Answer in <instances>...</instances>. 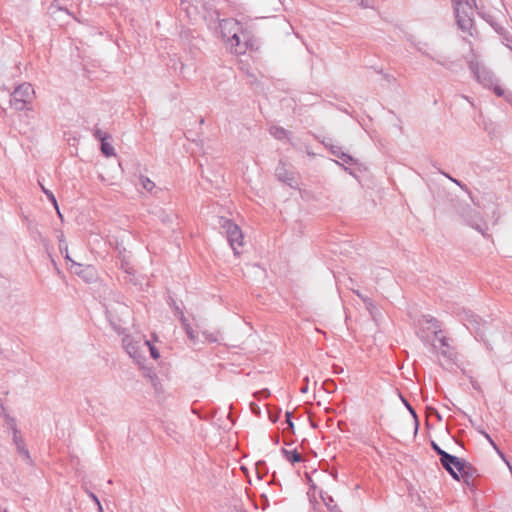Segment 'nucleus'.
<instances>
[{"mask_svg":"<svg viewBox=\"0 0 512 512\" xmlns=\"http://www.w3.org/2000/svg\"><path fill=\"white\" fill-rule=\"evenodd\" d=\"M461 321L477 340H481L488 349H491L488 337L492 336L494 330L491 323L483 320L470 310H464L462 312Z\"/></svg>","mask_w":512,"mask_h":512,"instance_id":"f257e3e1","label":"nucleus"},{"mask_svg":"<svg viewBox=\"0 0 512 512\" xmlns=\"http://www.w3.org/2000/svg\"><path fill=\"white\" fill-rule=\"evenodd\" d=\"M34 89L30 83L24 82L18 85L14 91L10 94V106L15 111H24L29 110L33 99H34Z\"/></svg>","mask_w":512,"mask_h":512,"instance_id":"f03ea898","label":"nucleus"},{"mask_svg":"<svg viewBox=\"0 0 512 512\" xmlns=\"http://www.w3.org/2000/svg\"><path fill=\"white\" fill-rule=\"evenodd\" d=\"M473 8L468 1H458L455 6V17L459 27L464 32L472 34L473 28Z\"/></svg>","mask_w":512,"mask_h":512,"instance_id":"7ed1b4c3","label":"nucleus"},{"mask_svg":"<svg viewBox=\"0 0 512 512\" xmlns=\"http://www.w3.org/2000/svg\"><path fill=\"white\" fill-rule=\"evenodd\" d=\"M457 212L467 225L484 235L487 225L478 211L472 209L468 204H464L459 207Z\"/></svg>","mask_w":512,"mask_h":512,"instance_id":"20e7f679","label":"nucleus"},{"mask_svg":"<svg viewBox=\"0 0 512 512\" xmlns=\"http://www.w3.org/2000/svg\"><path fill=\"white\" fill-rule=\"evenodd\" d=\"M179 36L183 49L188 51L193 58L199 57L204 40L189 29L182 30Z\"/></svg>","mask_w":512,"mask_h":512,"instance_id":"39448f33","label":"nucleus"},{"mask_svg":"<svg viewBox=\"0 0 512 512\" xmlns=\"http://www.w3.org/2000/svg\"><path fill=\"white\" fill-rule=\"evenodd\" d=\"M469 69L473 73L474 78L485 88H490L496 82V77L492 71L479 63L477 60H470L468 62Z\"/></svg>","mask_w":512,"mask_h":512,"instance_id":"423d86ee","label":"nucleus"},{"mask_svg":"<svg viewBox=\"0 0 512 512\" xmlns=\"http://www.w3.org/2000/svg\"><path fill=\"white\" fill-rule=\"evenodd\" d=\"M219 223L226 232L230 246L234 252L237 253V247H240L243 244V234L241 229L232 220L223 217L220 218Z\"/></svg>","mask_w":512,"mask_h":512,"instance_id":"0eeeda50","label":"nucleus"},{"mask_svg":"<svg viewBox=\"0 0 512 512\" xmlns=\"http://www.w3.org/2000/svg\"><path fill=\"white\" fill-rule=\"evenodd\" d=\"M241 30V26H230L229 30V42L231 45V48L233 49L235 54H245L248 47H252V45L249 42L247 33L241 31V34H239V31Z\"/></svg>","mask_w":512,"mask_h":512,"instance_id":"6e6552de","label":"nucleus"},{"mask_svg":"<svg viewBox=\"0 0 512 512\" xmlns=\"http://www.w3.org/2000/svg\"><path fill=\"white\" fill-rule=\"evenodd\" d=\"M459 480L462 479L465 486L474 491L478 485L480 473L476 467L464 459L463 465L458 470Z\"/></svg>","mask_w":512,"mask_h":512,"instance_id":"1a4fd4ad","label":"nucleus"},{"mask_svg":"<svg viewBox=\"0 0 512 512\" xmlns=\"http://www.w3.org/2000/svg\"><path fill=\"white\" fill-rule=\"evenodd\" d=\"M464 459L459 458L450 453L446 454L440 459L442 467L449 473V475L456 481H459L458 470L463 465Z\"/></svg>","mask_w":512,"mask_h":512,"instance_id":"9d476101","label":"nucleus"},{"mask_svg":"<svg viewBox=\"0 0 512 512\" xmlns=\"http://www.w3.org/2000/svg\"><path fill=\"white\" fill-rule=\"evenodd\" d=\"M58 241H59V250H60L61 254L64 256L66 261L71 263V268H75V270H74L75 274L81 275L82 272L91 270V267H89V266L86 267L85 269H83V266L81 264L75 262L74 260H72L70 258L69 253H68V245L65 241V237H64L63 233H60V235L58 236Z\"/></svg>","mask_w":512,"mask_h":512,"instance_id":"9b49d317","label":"nucleus"},{"mask_svg":"<svg viewBox=\"0 0 512 512\" xmlns=\"http://www.w3.org/2000/svg\"><path fill=\"white\" fill-rule=\"evenodd\" d=\"M204 7L206 10L205 19H209L213 23H219L223 30H226L228 26H239V22L234 19H220V12L217 9H212L207 5Z\"/></svg>","mask_w":512,"mask_h":512,"instance_id":"f8f14e48","label":"nucleus"},{"mask_svg":"<svg viewBox=\"0 0 512 512\" xmlns=\"http://www.w3.org/2000/svg\"><path fill=\"white\" fill-rule=\"evenodd\" d=\"M275 175L279 181L289 185L292 188L297 185L294 173L286 168V164L282 160L279 161L276 167Z\"/></svg>","mask_w":512,"mask_h":512,"instance_id":"ddd939ff","label":"nucleus"},{"mask_svg":"<svg viewBox=\"0 0 512 512\" xmlns=\"http://www.w3.org/2000/svg\"><path fill=\"white\" fill-rule=\"evenodd\" d=\"M408 40L411 42V44L419 52H421L423 55H425L426 57L430 58L431 60L435 61L437 64L443 66L444 68L449 69V70H453V68L456 66V62L455 61H447V60H444V59L435 58L434 56H432L431 54L426 52L424 50V46H426V43L414 42L411 38H408Z\"/></svg>","mask_w":512,"mask_h":512,"instance_id":"4468645a","label":"nucleus"},{"mask_svg":"<svg viewBox=\"0 0 512 512\" xmlns=\"http://www.w3.org/2000/svg\"><path fill=\"white\" fill-rule=\"evenodd\" d=\"M13 442L16 446L18 454L23 457L27 463L32 464V459L28 449L25 446L24 440L17 427H13Z\"/></svg>","mask_w":512,"mask_h":512,"instance_id":"2eb2a0df","label":"nucleus"},{"mask_svg":"<svg viewBox=\"0 0 512 512\" xmlns=\"http://www.w3.org/2000/svg\"><path fill=\"white\" fill-rule=\"evenodd\" d=\"M442 347L441 355L446 358L449 362L454 363L456 359V352L453 347L449 344V339L445 336L436 337Z\"/></svg>","mask_w":512,"mask_h":512,"instance_id":"dca6fc26","label":"nucleus"},{"mask_svg":"<svg viewBox=\"0 0 512 512\" xmlns=\"http://www.w3.org/2000/svg\"><path fill=\"white\" fill-rule=\"evenodd\" d=\"M281 452L285 459L293 465L302 461V456L296 449L287 450L285 448H282Z\"/></svg>","mask_w":512,"mask_h":512,"instance_id":"f3484780","label":"nucleus"},{"mask_svg":"<svg viewBox=\"0 0 512 512\" xmlns=\"http://www.w3.org/2000/svg\"><path fill=\"white\" fill-rule=\"evenodd\" d=\"M180 10L185 12L188 18H193L197 14V7L194 6L191 0H181Z\"/></svg>","mask_w":512,"mask_h":512,"instance_id":"a211bd4d","label":"nucleus"},{"mask_svg":"<svg viewBox=\"0 0 512 512\" xmlns=\"http://www.w3.org/2000/svg\"><path fill=\"white\" fill-rule=\"evenodd\" d=\"M321 499L330 512H342L333 497L328 493H321Z\"/></svg>","mask_w":512,"mask_h":512,"instance_id":"6ab92c4d","label":"nucleus"},{"mask_svg":"<svg viewBox=\"0 0 512 512\" xmlns=\"http://www.w3.org/2000/svg\"><path fill=\"white\" fill-rule=\"evenodd\" d=\"M401 400H402L404 406L407 408V410L411 414V416L413 417V420H414V430H415V434H416L418 429H419V426H420V422H419V418H418L417 412L411 406V404L408 402V400L405 397L401 396Z\"/></svg>","mask_w":512,"mask_h":512,"instance_id":"aec40b11","label":"nucleus"},{"mask_svg":"<svg viewBox=\"0 0 512 512\" xmlns=\"http://www.w3.org/2000/svg\"><path fill=\"white\" fill-rule=\"evenodd\" d=\"M483 19L491 25V27L499 34L504 35L505 28L494 20L490 14H482Z\"/></svg>","mask_w":512,"mask_h":512,"instance_id":"412c9836","label":"nucleus"},{"mask_svg":"<svg viewBox=\"0 0 512 512\" xmlns=\"http://www.w3.org/2000/svg\"><path fill=\"white\" fill-rule=\"evenodd\" d=\"M144 376L150 380L151 384L154 386L155 390L157 391L158 387H160L161 384H160L159 378H158L157 374L154 372V370L151 368L145 369Z\"/></svg>","mask_w":512,"mask_h":512,"instance_id":"4be33fe9","label":"nucleus"},{"mask_svg":"<svg viewBox=\"0 0 512 512\" xmlns=\"http://www.w3.org/2000/svg\"><path fill=\"white\" fill-rule=\"evenodd\" d=\"M100 150L105 157H112L115 155V150L108 140L100 142Z\"/></svg>","mask_w":512,"mask_h":512,"instance_id":"5701e85b","label":"nucleus"},{"mask_svg":"<svg viewBox=\"0 0 512 512\" xmlns=\"http://www.w3.org/2000/svg\"><path fill=\"white\" fill-rule=\"evenodd\" d=\"M123 343H124V346H125V349L127 351V353L133 357V358H137L138 356V348H137V345L134 344L132 341H130L128 338H124L123 339Z\"/></svg>","mask_w":512,"mask_h":512,"instance_id":"b1692460","label":"nucleus"},{"mask_svg":"<svg viewBox=\"0 0 512 512\" xmlns=\"http://www.w3.org/2000/svg\"><path fill=\"white\" fill-rule=\"evenodd\" d=\"M423 318L427 323H430L435 328L434 335L435 337H438V335L442 332L440 321L431 315H424Z\"/></svg>","mask_w":512,"mask_h":512,"instance_id":"393cba45","label":"nucleus"},{"mask_svg":"<svg viewBox=\"0 0 512 512\" xmlns=\"http://www.w3.org/2000/svg\"><path fill=\"white\" fill-rule=\"evenodd\" d=\"M270 133L273 135L276 139L282 140L288 135V131L284 129L281 126H273L270 128Z\"/></svg>","mask_w":512,"mask_h":512,"instance_id":"a878e982","label":"nucleus"},{"mask_svg":"<svg viewBox=\"0 0 512 512\" xmlns=\"http://www.w3.org/2000/svg\"><path fill=\"white\" fill-rule=\"evenodd\" d=\"M41 187H42V191L47 196L48 200L53 204L59 217L62 218V214L60 213L59 206H58L55 195L52 193V191L46 189L44 186H41Z\"/></svg>","mask_w":512,"mask_h":512,"instance_id":"bb28decb","label":"nucleus"},{"mask_svg":"<svg viewBox=\"0 0 512 512\" xmlns=\"http://www.w3.org/2000/svg\"><path fill=\"white\" fill-rule=\"evenodd\" d=\"M338 159H340L343 163L351 165V166L359 165L358 159L354 158L352 155H350L346 152L340 153V157Z\"/></svg>","mask_w":512,"mask_h":512,"instance_id":"cd10ccee","label":"nucleus"},{"mask_svg":"<svg viewBox=\"0 0 512 512\" xmlns=\"http://www.w3.org/2000/svg\"><path fill=\"white\" fill-rule=\"evenodd\" d=\"M267 409H268V417H269L270 421L273 423H276L280 418L281 409L273 408L270 405L267 406Z\"/></svg>","mask_w":512,"mask_h":512,"instance_id":"c85d7f7f","label":"nucleus"},{"mask_svg":"<svg viewBox=\"0 0 512 512\" xmlns=\"http://www.w3.org/2000/svg\"><path fill=\"white\" fill-rule=\"evenodd\" d=\"M93 136L96 140L99 142H102L103 140H110L112 137L109 133L102 131L99 128H95L93 130Z\"/></svg>","mask_w":512,"mask_h":512,"instance_id":"c756f323","label":"nucleus"},{"mask_svg":"<svg viewBox=\"0 0 512 512\" xmlns=\"http://www.w3.org/2000/svg\"><path fill=\"white\" fill-rule=\"evenodd\" d=\"M48 10H49V13L52 14V15L55 14L57 11H62V12H65V13L69 14V11H68L67 8L61 7L59 5L58 0H54L50 4Z\"/></svg>","mask_w":512,"mask_h":512,"instance_id":"7c9ffc66","label":"nucleus"},{"mask_svg":"<svg viewBox=\"0 0 512 512\" xmlns=\"http://www.w3.org/2000/svg\"><path fill=\"white\" fill-rule=\"evenodd\" d=\"M140 183L142 187L147 191H152L153 188L155 187V183L146 176L140 177Z\"/></svg>","mask_w":512,"mask_h":512,"instance_id":"2f4dec72","label":"nucleus"},{"mask_svg":"<svg viewBox=\"0 0 512 512\" xmlns=\"http://www.w3.org/2000/svg\"><path fill=\"white\" fill-rule=\"evenodd\" d=\"M490 89H493V92L498 97L504 98V96H506L507 91L498 84V79H496V82H494V85L492 87H490Z\"/></svg>","mask_w":512,"mask_h":512,"instance_id":"473e14b6","label":"nucleus"},{"mask_svg":"<svg viewBox=\"0 0 512 512\" xmlns=\"http://www.w3.org/2000/svg\"><path fill=\"white\" fill-rule=\"evenodd\" d=\"M439 172L444 175L445 177H447L450 181H452L453 183H455L456 185H458L461 189L465 190V191H468V188H467V185L462 183L461 181H459L458 179L450 176L448 173L442 171V170H439Z\"/></svg>","mask_w":512,"mask_h":512,"instance_id":"72a5a7b5","label":"nucleus"},{"mask_svg":"<svg viewBox=\"0 0 512 512\" xmlns=\"http://www.w3.org/2000/svg\"><path fill=\"white\" fill-rule=\"evenodd\" d=\"M145 345L149 347L150 355L153 359L157 360L160 358L159 350L152 345L148 340H145Z\"/></svg>","mask_w":512,"mask_h":512,"instance_id":"f704fd0d","label":"nucleus"},{"mask_svg":"<svg viewBox=\"0 0 512 512\" xmlns=\"http://www.w3.org/2000/svg\"><path fill=\"white\" fill-rule=\"evenodd\" d=\"M431 448L439 456L440 459L448 454V452L443 450L435 441H431Z\"/></svg>","mask_w":512,"mask_h":512,"instance_id":"c9c22d12","label":"nucleus"},{"mask_svg":"<svg viewBox=\"0 0 512 512\" xmlns=\"http://www.w3.org/2000/svg\"><path fill=\"white\" fill-rule=\"evenodd\" d=\"M323 387L328 393H333L337 388L335 382L331 379L324 381Z\"/></svg>","mask_w":512,"mask_h":512,"instance_id":"e433bc0d","label":"nucleus"},{"mask_svg":"<svg viewBox=\"0 0 512 512\" xmlns=\"http://www.w3.org/2000/svg\"><path fill=\"white\" fill-rule=\"evenodd\" d=\"M179 320H180L181 325H182L183 329L185 330V332H187L188 330H190L192 328L188 319L185 317L183 311H180Z\"/></svg>","mask_w":512,"mask_h":512,"instance_id":"4c0bfd02","label":"nucleus"},{"mask_svg":"<svg viewBox=\"0 0 512 512\" xmlns=\"http://www.w3.org/2000/svg\"><path fill=\"white\" fill-rule=\"evenodd\" d=\"M202 335L204 336L205 340L210 343H215L218 341V337L214 333H209L208 331H203Z\"/></svg>","mask_w":512,"mask_h":512,"instance_id":"58836bf2","label":"nucleus"},{"mask_svg":"<svg viewBox=\"0 0 512 512\" xmlns=\"http://www.w3.org/2000/svg\"><path fill=\"white\" fill-rule=\"evenodd\" d=\"M253 396L257 399H261V398H267L270 396V391L265 388V389H262V390H259V391H256Z\"/></svg>","mask_w":512,"mask_h":512,"instance_id":"ea45409f","label":"nucleus"},{"mask_svg":"<svg viewBox=\"0 0 512 512\" xmlns=\"http://www.w3.org/2000/svg\"><path fill=\"white\" fill-rule=\"evenodd\" d=\"M285 421L288 424V428L292 433L294 432V423L292 422V412L287 411L285 413Z\"/></svg>","mask_w":512,"mask_h":512,"instance_id":"a19ab883","label":"nucleus"},{"mask_svg":"<svg viewBox=\"0 0 512 512\" xmlns=\"http://www.w3.org/2000/svg\"><path fill=\"white\" fill-rule=\"evenodd\" d=\"M505 45L512 51V36L505 30L504 35H501Z\"/></svg>","mask_w":512,"mask_h":512,"instance_id":"79ce46f5","label":"nucleus"},{"mask_svg":"<svg viewBox=\"0 0 512 512\" xmlns=\"http://www.w3.org/2000/svg\"><path fill=\"white\" fill-rule=\"evenodd\" d=\"M330 152L337 158L340 157V153H344V151H342V148L338 145H330Z\"/></svg>","mask_w":512,"mask_h":512,"instance_id":"37998d69","label":"nucleus"},{"mask_svg":"<svg viewBox=\"0 0 512 512\" xmlns=\"http://www.w3.org/2000/svg\"><path fill=\"white\" fill-rule=\"evenodd\" d=\"M186 335H187V337L190 339V341H191L192 343L196 344L198 337H197L196 332L193 330V328H191L190 330H188V331L186 332Z\"/></svg>","mask_w":512,"mask_h":512,"instance_id":"c03bdc74","label":"nucleus"},{"mask_svg":"<svg viewBox=\"0 0 512 512\" xmlns=\"http://www.w3.org/2000/svg\"><path fill=\"white\" fill-rule=\"evenodd\" d=\"M5 420L7 422V424L9 425V428L13 431V427H17L16 425V421L13 417H11L10 415H5Z\"/></svg>","mask_w":512,"mask_h":512,"instance_id":"a18cd8bd","label":"nucleus"},{"mask_svg":"<svg viewBox=\"0 0 512 512\" xmlns=\"http://www.w3.org/2000/svg\"><path fill=\"white\" fill-rule=\"evenodd\" d=\"M250 409H251V411H252V413H253L254 415H256V416H260V414H261V409H260V407H259L256 403H253V402H252V403L250 404Z\"/></svg>","mask_w":512,"mask_h":512,"instance_id":"49530a36","label":"nucleus"},{"mask_svg":"<svg viewBox=\"0 0 512 512\" xmlns=\"http://www.w3.org/2000/svg\"><path fill=\"white\" fill-rule=\"evenodd\" d=\"M470 384L474 390H476L478 392H482L480 383L478 381H476L475 379H473L472 377L470 378Z\"/></svg>","mask_w":512,"mask_h":512,"instance_id":"de8ad7c7","label":"nucleus"},{"mask_svg":"<svg viewBox=\"0 0 512 512\" xmlns=\"http://www.w3.org/2000/svg\"><path fill=\"white\" fill-rule=\"evenodd\" d=\"M429 413L434 415L438 421H442V415L437 411V409L433 408V407H428L427 408Z\"/></svg>","mask_w":512,"mask_h":512,"instance_id":"09e8293b","label":"nucleus"},{"mask_svg":"<svg viewBox=\"0 0 512 512\" xmlns=\"http://www.w3.org/2000/svg\"><path fill=\"white\" fill-rule=\"evenodd\" d=\"M260 468H263V471H264L263 473H266V464H265V462H264V461H259V462H257V464H256V470H257V473H258V476H259V477H261V476H260V473H261V472H260Z\"/></svg>","mask_w":512,"mask_h":512,"instance_id":"8fccbe9b","label":"nucleus"},{"mask_svg":"<svg viewBox=\"0 0 512 512\" xmlns=\"http://www.w3.org/2000/svg\"><path fill=\"white\" fill-rule=\"evenodd\" d=\"M377 72L382 74L383 79L386 80L387 82H391V81L395 80V78L392 75H389L387 73H383L382 71H377Z\"/></svg>","mask_w":512,"mask_h":512,"instance_id":"3c124183","label":"nucleus"},{"mask_svg":"<svg viewBox=\"0 0 512 512\" xmlns=\"http://www.w3.org/2000/svg\"><path fill=\"white\" fill-rule=\"evenodd\" d=\"M482 434L485 436V438L488 440V442L495 448L497 449V446L495 444V442L492 440V438L490 437V435L486 432H482Z\"/></svg>","mask_w":512,"mask_h":512,"instance_id":"603ef678","label":"nucleus"},{"mask_svg":"<svg viewBox=\"0 0 512 512\" xmlns=\"http://www.w3.org/2000/svg\"><path fill=\"white\" fill-rule=\"evenodd\" d=\"M89 497H90V498L95 502V504L97 505V507H99V505H101V503H100V501H99L98 497H97L94 493L90 492V493H89Z\"/></svg>","mask_w":512,"mask_h":512,"instance_id":"864d4df0","label":"nucleus"},{"mask_svg":"<svg viewBox=\"0 0 512 512\" xmlns=\"http://www.w3.org/2000/svg\"><path fill=\"white\" fill-rule=\"evenodd\" d=\"M304 381H305V385L302 386V388L300 389L301 393H306L308 391V382H309L308 377H305Z\"/></svg>","mask_w":512,"mask_h":512,"instance_id":"5fc2aeb1","label":"nucleus"},{"mask_svg":"<svg viewBox=\"0 0 512 512\" xmlns=\"http://www.w3.org/2000/svg\"><path fill=\"white\" fill-rule=\"evenodd\" d=\"M504 99L510 104L512 105V92L511 91H507L506 93V96H504Z\"/></svg>","mask_w":512,"mask_h":512,"instance_id":"6e6d98bb","label":"nucleus"},{"mask_svg":"<svg viewBox=\"0 0 512 512\" xmlns=\"http://www.w3.org/2000/svg\"><path fill=\"white\" fill-rule=\"evenodd\" d=\"M172 303H173V308L175 310V315L178 316V318H179L180 317V311H182V310L176 305L174 300H172Z\"/></svg>","mask_w":512,"mask_h":512,"instance_id":"4d7b16f0","label":"nucleus"},{"mask_svg":"<svg viewBox=\"0 0 512 512\" xmlns=\"http://www.w3.org/2000/svg\"><path fill=\"white\" fill-rule=\"evenodd\" d=\"M358 4H359V6H361L362 8H368V7H369L368 0H359Z\"/></svg>","mask_w":512,"mask_h":512,"instance_id":"13d9d810","label":"nucleus"},{"mask_svg":"<svg viewBox=\"0 0 512 512\" xmlns=\"http://www.w3.org/2000/svg\"><path fill=\"white\" fill-rule=\"evenodd\" d=\"M323 144H324V146H325L326 148H328L329 150H330V145H334V144L332 143V139H330V138H328L327 140H324V141H323Z\"/></svg>","mask_w":512,"mask_h":512,"instance_id":"bf43d9fd","label":"nucleus"},{"mask_svg":"<svg viewBox=\"0 0 512 512\" xmlns=\"http://www.w3.org/2000/svg\"><path fill=\"white\" fill-rule=\"evenodd\" d=\"M333 370H334V373L336 374H339V373H342L343 372V368L342 367H339L337 365H334L333 366Z\"/></svg>","mask_w":512,"mask_h":512,"instance_id":"052dcab7","label":"nucleus"},{"mask_svg":"<svg viewBox=\"0 0 512 512\" xmlns=\"http://www.w3.org/2000/svg\"><path fill=\"white\" fill-rule=\"evenodd\" d=\"M236 512H247L245 509L240 506L238 509H236Z\"/></svg>","mask_w":512,"mask_h":512,"instance_id":"680f3d73","label":"nucleus"},{"mask_svg":"<svg viewBox=\"0 0 512 512\" xmlns=\"http://www.w3.org/2000/svg\"><path fill=\"white\" fill-rule=\"evenodd\" d=\"M126 272H127L129 275H132V276L134 275V273H133V269H132V268H131V269H126Z\"/></svg>","mask_w":512,"mask_h":512,"instance_id":"e2e57ef3","label":"nucleus"},{"mask_svg":"<svg viewBox=\"0 0 512 512\" xmlns=\"http://www.w3.org/2000/svg\"><path fill=\"white\" fill-rule=\"evenodd\" d=\"M97 508H98V512H103L102 505H99V507H97Z\"/></svg>","mask_w":512,"mask_h":512,"instance_id":"0e129e2a","label":"nucleus"},{"mask_svg":"<svg viewBox=\"0 0 512 512\" xmlns=\"http://www.w3.org/2000/svg\"><path fill=\"white\" fill-rule=\"evenodd\" d=\"M130 282H132L134 285H137V282L133 278H130Z\"/></svg>","mask_w":512,"mask_h":512,"instance_id":"69168bd1","label":"nucleus"},{"mask_svg":"<svg viewBox=\"0 0 512 512\" xmlns=\"http://www.w3.org/2000/svg\"><path fill=\"white\" fill-rule=\"evenodd\" d=\"M498 454L500 457H503V454L501 453V451H498Z\"/></svg>","mask_w":512,"mask_h":512,"instance_id":"338daca9","label":"nucleus"},{"mask_svg":"<svg viewBox=\"0 0 512 512\" xmlns=\"http://www.w3.org/2000/svg\"><path fill=\"white\" fill-rule=\"evenodd\" d=\"M498 454L500 457H503V454L501 453V451H498Z\"/></svg>","mask_w":512,"mask_h":512,"instance_id":"774afa93","label":"nucleus"}]
</instances>
